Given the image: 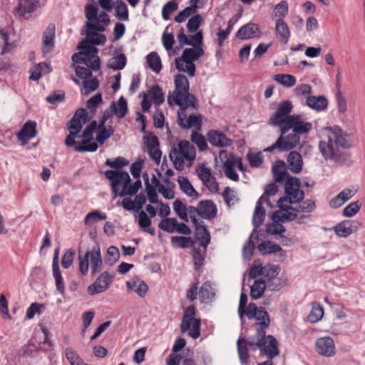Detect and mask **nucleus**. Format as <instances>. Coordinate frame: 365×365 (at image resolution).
Instances as JSON below:
<instances>
[{
    "label": "nucleus",
    "mask_w": 365,
    "mask_h": 365,
    "mask_svg": "<svg viewBox=\"0 0 365 365\" xmlns=\"http://www.w3.org/2000/svg\"><path fill=\"white\" fill-rule=\"evenodd\" d=\"M331 134L328 136V141H320L319 148L326 160H331L341 165H349L351 155L349 153L341 150L350 147L347 140V134L338 126L329 128Z\"/></svg>",
    "instance_id": "f257e3e1"
},
{
    "label": "nucleus",
    "mask_w": 365,
    "mask_h": 365,
    "mask_svg": "<svg viewBox=\"0 0 365 365\" xmlns=\"http://www.w3.org/2000/svg\"><path fill=\"white\" fill-rule=\"evenodd\" d=\"M104 175L110 182L114 197L118 195L124 197L135 195L142 187V182L139 178H136L137 180L130 184L131 179L126 171L108 170L104 173Z\"/></svg>",
    "instance_id": "f03ea898"
},
{
    "label": "nucleus",
    "mask_w": 365,
    "mask_h": 365,
    "mask_svg": "<svg viewBox=\"0 0 365 365\" xmlns=\"http://www.w3.org/2000/svg\"><path fill=\"white\" fill-rule=\"evenodd\" d=\"M204 54V50L201 46L185 48L181 57L175 60V68L178 71L187 72L190 77L195 75L196 66L195 61H197Z\"/></svg>",
    "instance_id": "7ed1b4c3"
},
{
    "label": "nucleus",
    "mask_w": 365,
    "mask_h": 365,
    "mask_svg": "<svg viewBox=\"0 0 365 365\" xmlns=\"http://www.w3.org/2000/svg\"><path fill=\"white\" fill-rule=\"evenodd\" d=\"M282 125L279 128L282 134H286L289 130L300 136L308 133L312 129V124L303 120L302 116L297 114H293L284 118V120L281 122Z\"/></svg>",
    "instance_id": "20e7f679"
},
{
    "label": "nucleus",
    "mask_w": 365,
    "mask_h": 365,
    "mask_svg": "<svg viewBox=\"0 0 365 365\" xmlns=\"http://www.w3.org/2000/svg\"><path fill=\"white\" fill-rule=\"evenodd\" d=\"M175 91L172 93H169L168 96V103L173 105V101L175 99L180 100H192L197 101L195 95L190 93V84L187 77L183 74H177L175 76Z\"/></svg>",
    "instance_id": "39448f33"
},
{
    "label": "nucleus",
    "mask_w": 365,
    "mask_h": 365,
    "mask_svg": "<svg viewBox=\"0 0 365 365\" xmlns=\"http://www.w3.org/2000/svg\"><path fill=\"white\" fill-rule=\"evenodd\" d=\"M300 180L297 177H289L284 183V192L290 197V204L302 202L304 197V192L300 190Z\"/></svg>",
    "instance_id": "423d86ee"
},
{
    "label": "nucleus",
    "mask_w": 365,
    "mask_h": 365,
    "mask_svg": "<svg viewBox=\"0 0 365 365\" xmlns=\"http://www.w3.org/2000/svg\"><path fill=\"white\" fill-rule=\"evenodd\" d=\"M292 108L293 106L290 101H282L276 112L270 117L269 124L280 128L282 125L281 122L284 120V118L290 115L289 113L292 112Z\"/></svg>",
    "instance_id": "0eeeda50"
},
{
    "label": "nucleus",
    "mask_w": 365,
    "mask_h": 365,
    "mask_svg": "<svg viewBox=\"0 0 365 365\" xmlns=\"http://www.w3.org/2000/svg\"><path fill=\"white\" fill-rule=\"evenodd\" d=\"M113 276L108 272H103L96 281L88 286L87 292L90 295L102 293L108 289L113 282Z\"/></svg>",
    "instance_id": "6e6552de"
},
{
    "label": "nucleus",
    "mask_w": 365,
    "mask_h": 365,
    "mask_svg": "<svg viewBox=\"0 0 365 365\" xmlns=\"http://www.w3.org/2000/svg\"><path fill=\"white\" fill-rule=\"evenodd\" d=\"M361 223L357 220H345L334 227V231L339 237L346 238L352 233L357 232Z\"/></svg>",
    "instance_id": "1a4fd4ad"
},
{
    "label": "nucleus",
    "mask_w": 365,
    "mask_h": 365,
    "mask_svg": "<svg viewBox=\"0 0 365 365\" xmlns=\"http://www.w3.org/2000/svg\"><path fill=\"white\" fill-rule=\"evenodd\" d=\"M94 130H91L87 126L83 131L82 134L80 135L81 138H83L81 143L79 145L76 146L75 150L80 153L84 152H95L97 150L98 146V144L93 141Z\"/></svg>",
    "instance_id": "9d476101"
},
{
    "label": "nucleus",
    "mask_w": 365,
    "mask_h": 365,
    "mask_svg": "<svg viewBox=\"0 0 365 365\" xmlns=\"http://www.w3.org/2000/svg\"><path fill=\"white\" fill-rule=\"evenodd\" d=\"M208 142L217 148H227L232 144V140L226 136L222 131L210 130L207 133Z\"/></svg>",
    "instance_id": "9b49d317"
},
{
    "label": "nucleus",
    "mask_w": 365,
    "mask_h": 365,
    "mask_svg": "<svg viewBox=\"0 0 365 365\" xmlns=\"http://www.w3.org/2000/svg\"><path fill=\"white\" fill-rule=\"evenodd\" d=\"M315 349L322 356H332L335 354L334 340L330 336L319 338L315 341Z\"/></svg>",
    "instance_id": "f8f14e48"
},
{
    "label": "nucleus",
    "mask_w": 365,
    "mask_h": 365,
    "mask_svg": "<svg viewBox=\"0 0 365 365\" xmlns=\"http://www.w3.org/2000/svg\"><path fill=\"white\" fill-rule=\"evenodd\" d=\"M175 104L180 107V110L178 113V123L179 126L181 128V125H182L185 122H186L187 119V115L186 113V110L188 107H191L193 109H197L198 103L197 101H192V100H180L175 99L173 101Z\"/></svg>",
    "instance_id": "ddd939ff"
},
{
    "label": "nucleus",
    "mask_w": 365,
    "mask_h": 365,
    "mask_svg": "<svg viewBox=\"0 0 365 365\" xmlns=\"http://www.w3.org/2000/svg\"><path fill=\"white\" fill-rule=\"evenodd\" d=\"M88 120V112L85 108L76 110L75 114L67 124L68 130H81Z\"/></svg>",
    "instance_id": "4468645a"
},
{
    "label": "nucleus",
    "mask_w": 365,
    "mask_h": 365,
    "mask_svg": "<svg viewBox=\"0 0 365 365\" xmlns=\"http://www.w3.org/2000/svg\"><path fill=\"white\" fill-rule=\"evenodd\" d=\"M199 216L202 219L211 220L216 217L217 208L216 205L211 200H205L199 203Z\"/></svg>",
    "instance_id": "2eb2a0df"
},
{
    "label": "nucleus",
    "mask_w": 365,
    "mask_h": 365,
    "mask_svg": "<svg viewBox=\"0 0 365 365\" xmlns=\"http://www.w3.org/2000/svg\"><path fill=\"white\" fill-rule=\"evenodd\" d=\"M267 339L268 345L264 344V345L258 346L257 349L260 350L261 356L266 355L269 359H272L279 354L278 342L272 335H268Z\"/></svg>",
    "instance_id": "dca6fc26"
},
{
    "label": "nucleus",
    "mask_w": 365,
    "mask_h": 365,
    "mask_svg": "<svg viewBox=\"0 0 365 365\" xmlns=\"http://www.w3.org/2000/svg\"><path fill=\"white\" fill-rule=\"evenodd\" d=\"M36 123L32 120H28L22 126L17 133L19 140L21 141L23 145L26 144L30 139L36 135Z\"/></svg>",
    "instance_id": "f3484780"
},
{
    "label": "nucleus",
    "mask_w": 365,
    "mask_h": 365,
    "mask_svg": "<svg viewBox=\"0 0 365 365\" xmlns=\"http://www.w3.org/2000/svg\"><path fill=\"white\" fill-rule=\"evenodd\" d=\"M55 25L50 24L43 34L42 52L46 54L54 49Z\"/></svg>",
    "instance_id": "a211bd4d"
},
{
    "label": "nucleus",
    "mask_w": 365,
    "mask_h": 365,
    "mask_svg": "<svg viewBox=\"0 0 365 365\" xmlns=\"http://www.w3.org/2000/svg\"><path fill=\"white\" fill-rule=\"evenodd\" d=\"M278 139H282L280 143L284 151H288L295 148L300 142V136L293 132L288 135L281 133Z\"/></svg>",
    "instance_id": "6ab92c4d"
},
{
    "label": "nucleus",
    "mask_w": 365,
    "mask_h": 365,
    "mask_svg": "<svg viewBox=\"0 0 365 365\" xmlns=\"http://www.w3.org/2000/svg\"><path fill=\"white\" fill-rule=\"evenodd\" d=\"M275 31L280 43L287 44L290 37V31L287 24L283 19H276Z\"/></svg>",
    "instance_id": "aec40b11"
},
{
    "label": "nucleus",
    "mask_w": 365,
    "mask_h": 365,
    "mask_svg": "<svg viewBox=\"0 0 365 365\" xmlns=\"http://www.w3.org/2000/svg\"><path fill=\"white\" fill-rule=\"evenodd\" d=\"M39 4V0H19L15 9L16 13L24 16L27 13L34 11Z\"/></svg>",
    "instance_id": "412c9836"
},
{
    "label": "nucleus",
    "mask_w": 365,
    "mask_h": 365,
    "mask_svg": "<svg viewBox=\"0 0 365 365\" xmlns=\"http://www.w3.org/2000/svg\"><path fill=\"white\" fill-rule=\"evenodd\" d=\"M259 26L255 23H248L242 26L237 32L236 37L240 40L250 39L255 37Z\"/></svg>",
    "instance_id": "4be33fe9"
},
{
    "label": "nucleus",
    "mask_w": 365,
    "mask_h": 365,
    "mask_svg": "<svg viewBox=\"0 0 365 365\" xmlns=\"http://www.w3.org/2000/svg\"><path fill=\"white\" fill-rule=\"evenodd\" d=\"M287 163L293 173H299L302 170L303 160L299 153L291 151L287 155Z\"/></svg>",
    "instance_id": "5701e85b"
},
{
    "label": "nucleus",
    "mask_w": 365,
    "mask_h": 365,
    "mask_svg": "<svg viewBox=\"0 0 365 365\" xmlns=\"http://www.w3.org/2000/svg\"><path fill=\"white\" fill-rule=\"evenodd\" d=\"M195 228V237L200 242V245L203 247L205 252L206 248L210 242V235L205 225H200L199 222L193 225Z\"/></svg>",
    "instance_id": "b1692460"
},
{
    "label": "nucleus",
    "mask_w": 365,
    "mask_h": 365,
    "mask_svg": "<svg viewBox=\"0 0 365 365\" xmlns=\"http://www.w3.org/2000/svg\"><path fill=\"white\" fill-rule=\"evenodd\" d=\"M178 153H181L183 158L187 160L193 161L196 157L195 146L188 140H182L178 143Z\"/></svg>",
    "instance_id": "393cba45"
},
{
    "label": "nucleus",
    "mask_w": 365,
    "mask_h": 365,
    "mask_svg": "<svg viewBox=\"0 0 365 365\" xmlns=\"http://www.w3.org/2000/svg\"><path fill=\"white\" fill-rule=\"evenodd\" d=\"M77 48L81 51L78 53H75V57H78L79 55L88 56L89 54H93V56H95V54H97L98 51V48L95 46L93 43H92L91 40L87 37L78 43Z\"/></svg>",
    "instance_id": "a878e982"
},
{
    "label": "nucleus",
    "mask_w": 365,
    "mask_h": 365,
    "mask_svg": "<svg viewBox=\"0 0 365 365\" xmlns=\"http://www.w3.org/2000/svg\"><path fill=\"white\" fill-rule=\"evenodd\" d=\"M52 71L50 65L46 62H41L30 68L31 76L29 78L33 81H38L41 78L43 73H49Z\"/></svg>",
    "instance_id": "bb28decb"
},
{
    "label": "nucleus",
    "mask_w": 365,
    "mask_h": 365,
    "mask_svg": "<svg viewBox=\"0 0 365 365\" xmlns=\"http://www.w3.org/2000/svg\"><path fill=\"white\" fill-rule=\"evenodd\" d=\"M307 105L315 110L321 111L327 108L328 101L324 96H310L307 98Z\"/></svg>",
    "instance_id": "cd10ccee"
},
{
    "label": "nucleus",
    "mask_w": 365,
    "mask_h": 365,
    "mask_svg": "<svg viewBox=\"0 0 365 365\" xmlns=\"http://www.w3.org/2000/svg\"><path fill=\"white\" fill-rule=\"evenodd\" d=\"M180 188L185 195L197 199L200 197L198 192L194 188L189 180L184 176H180L178 179Z\"/></svg>",
    "instance_id": "c85d7f7f"
},
{
    "label": "nucleus",
    "mask_w": 365,
    "mask_h": 365,
    "mask_svg": "<svg viewBox=\"0 0 365 365\" xmlns=\"http://www.w3.org/2000/svg\"><path fill=\"white\" fill-rule=\"evenodd\" d=\"M126 286L128 289L135 292L140 297H144L148 291L147 284L140 279L127 282Z\"/></svg>",
    "instance_id": "c756f323"
},
{
    "label": "nucleus",
    "mask_w": 365,
    "mask_h": 365,
    "mask_svg": "<svg viewBox=\"0 0 365 365\" xmlns=\"http://www.w3.org/2000/svg\"><path fill=\"white\" fill-rule=\"evenodd\" d=\"M195 307L193 305H190L186 308L182 317V323L180 325V329L182 332H185L190 329L191 322L195 318Z\"/></svg>",
    "instance_id": "7c9ffc66"
},
{
    "label": "nucleus",
    "mask_w": 365,
    "mask_h": 365,
    "mask_svg": "<svg viewBox=\"0 0 365 365\" xmlns=\"http://www.w3.org/2000/svg\"><path fill=\"white\" fill-rule=\"evenodd\" d=\"M262 200V198L258 199L253 213L252 222L255 228L259 227L264 222L265 218V210L263 206H261Z\"/></svg>",
    "instance_id": "2f4dec72"
},
{
    "label": "nucleus",
    "mask_w": 365,
    "mask_h": 365,
    "mask_svg": "<svg viewBox=\"0 0 365 365\" xmlns=\"http://www.w3.org/2000/svg\"><path fill=\"white\" fill-rule=\"evenodd\" d=\"M199 296L202 303H209L212 300L215 292L210 282H205L202 284L199 290Z\"/></svg>",
    "instance_id": "473e14b6"
},
{
    "label": "nucleus",
    "mask_w": 365,
    "mask_h": 365,
    "mask_svg": "<svg viewBox=\"0 0 365 365\" xmlns=\"http://www.w3.org/2000/svg\"><path fill=\"white\" fill-rule=\"evenodd\" d=\"M36 351L29 349L28 346H22L19 351V362L23 365H29L35 357Z\"/></svg>",
    "instance_id": "72a5a7b5"
},
{
    "label": "nucleus",
    "mask_w": 365,
    "mask_h": 365,
    "mask_svg": "<svg viewBox=\"0 0 365 365\" xmlns=\"http://www.w3.org/2000/svg\"><path fill=\"white\" fill-rule=\"evenodd\" d=\"M91 264V273L95 275L97 272H100L103 261L99 247L96 250L90 251Z\"/></svg>",
    "instance_id": "f704fd0d"
},
{
    "label": "nucleus",
    "mask_w": 365,
    "mask_h": 365,
    "mask_svg": "<svg viewBox=\"0 0 365 365\" xmlns=\"http://www.w3.org/2000/svg\"><path fill=\"white\" fill-rule=\"evenodd\" d=\"M113 108V113H114L118 118H124L128 113V105L127 101L121 96L117 102V106L115 103L113 102L110 105V108Z\"/></svg>",
    "instance_id": "c9c22d12"
},
{
    "label": "nucleus",
    "mask_w": 365,
    "mask_h": 365,
    "mask_svg": "<svg viewBox=\"0 0 365 365\" xmlns=\"http://www.w3.org/2000/svg\"><path fill=\"white\" fill-rule=\"evenodd\" d=\"M257 249L261 255H265L277 252V251L281 250V247L272 241L267 240L259 243Z\"/></svg>",
    "instance_id": "e433bc0d"
},
{
    "label": "nucleus",
    "mask_w": 365,
    "mask_h": 365,
    "mask_svg": "<svg viewBox=\"0 0 365 365\" xmlns=\"http://www.w3.org/2000/svg\"><path fill=\"white\" fill-rule=\"evenodd\" d=\"M267 287L266 282L260 279H257L254 282L253 284L250 287V297L252 299H259Z\"/></svg>",
    "instance_id": "4c0bfd02"
},
{
    "label": "nucleus",
    "mask_w": 365,
    "mask_h": 365,
    "mask_svg": "<svg viewBox=\"0 0 365 365\" xmlns=\"http://www.w3.org/2000/svg\"><path fill=\"white\" fill-rule=\"evenodd\" d=\"M202 125L201 114H191L188 116L186 122L181 125L183 129L195 128L197 130L201 129Z\"/></svg>",
    "instance_id": "58836bf2"
},
{
    "label": "nucleus",
    "mask_w": 365,
    "mask_h": 365,
    "mask_svg": "<svg viewBox=\"0 0 365 365\" xmlns=\"http://www.w3.org/2000/svg\"><path fill=\"white\" fill-rule=\"evenodd\" d=\"M195 242L190 237L174 236L171 237V245L173 247L187 248L194 246Z\"/></svg>",
    "instance_id": "ea45409f"
},
{
    "label": "nucleus",
    "mask_w": 365,
    "mask_h": 365,
    "mask_svg": "<svg viewBox=\"0 0 365 365\" xmlns=\"http://www.w3.org/2000/svg\"><path fill=\"white\" fill-rule=\"evenodd\" d=\"M138 225L145 232L149 233L151 235H155V229L150 227L152 223L151 220L148 215L143 210L139 212Z\"/></svg>",
    "instance_id": "a19ab883"
},
{
    "label": "nucleus",
    "mask_w": 365,
    "mask_h": 365,
    "mask_svg": "<svg viewBox=\"0 0 365 365\" xmlns=\"http://www.w3.org/2000/svg\"><path fill=\"white\" fill-rule=\"evenodd\" d=\"M288 3L283 0L278 3L274 8L271 16L272 19H283L288 14Z\"/></svg>",
    "instance_id": "79ce46f5"
},
{
    "label": "nucleus",
    "mask_w": 365,
    "mask_h": 365,
    "mask_svg": "<svg viewBox=\"0 0 365 365\" xmlns=\"http://www.w3.org/2000/svg\"><path fill=\"white\" fill-rule=\"evenodd\" d=\"M147 63L150 69L159 73L162 69V63L160 56L156 52H151L146 56Z\"/></svg>",
    "instance_id": "37998d69"
},
{
    "label": "nucleus",
    "mask_w": 365,
    "mask_h": 365,
    "mask_svg": "<svg viewBox=\"0 0 365 365\" xmlns=\"http://www.w3.org/2000/svg\"><path fill=\"white\" fill-rule=\"evenodd\" d=\"M127 63V58L124 53L118 54L108 61V68L117 71L124 68Z\"/></svg>",
    "instance_id": "c03bdc74"
},
{
    "label": "nucleus",
    "mask_w": 365,
    "mask_h": 365,
    "mask_svg": "<svg viewBox=\"0 0 365 365\" xmlns=\"http://www.w3.org/2000/svg\"><path fill=\"white\" fill-rule=\"evenodd\" d=\"M227 151L225 150H222L220 151L219 158L220 160L223 163V168L225 169L234 168L235 166L236 161V155L231 153L229 155V158Z\"/></svg>",
    "instance_id": "a18cd8bd"
},
{
    "label": "nucleus",
    "mask_w": 365,
    "mask_h": 365,
    "mask_svg": "<svg viewBox=\"0 0 365 365\" xmlns=\"http://www.w3.org/2000/svg\"><path fill=\"white\" fill-rule=\"evenodd\" d=\"M173 206L175 212L181 220L187 222H189L187 207L186 205H185L180 199H177L174 201Z\"/></svg>",
    "instance_id": "49530a36"
},
{
    "label": "nucleus",
    "mask_w": 365,
    "mask_h": 365,
    "mask_svg": "<svg viewBox=\"0 0 365 365\" xmlns=\"http://www.w3.org/2000/svg\"><path fill=\"white\" fill-rule=\"evenodd\" d=\"M83 88L81 89V94L87 96L90 93L96 91L99 86V82L97 78H87L82 82Z\"/></svg>",
    "instance_id": "de8ad7c7"
},
{
    "label": "nucleus",
    "mask_w": 365,
    "mask_h": 365,
    "mask_svg": "<svg viewBox=\"0 0 365 365\" xmlns=\"http://www.w3.org/2000/svg\"><path fill=\"white\" fill-rule=\"evenodd\" d=\"M247 345H249L248 340L247 341L245 338H240L237 340V351L242 364H247V362L249 357Z\"/></svg>",
    "instance_id": "09e8293b"
},
{
    "label": "nucleus",
    "mask_w": 365,
    "mask_h": 365,
    "mask_svg": "<svg viewBox=\"0 0 365 365\" xmlns=\"http://www.w3.org/2000/svg\"><path fill=\"white\" fill-rule=\"evenodd\" d=\"M324 315V309L319 303H313L312 308L307 318L311 323L319 322Z\"/></svg>",
    "instance_id": "8fccbe9b"
},
{
    "label": "nucleus",
    "mask_w": 365,
    "mask_h": 365,
    "mask_svg": "<svg viewBox=\"0 0 365 365\" xmlns=\"http://www.w3.org/2000/svg\"><path fill=\"white\" fill-rule=\"evenodd\" d=\"M190 140L197 146L200 151H205L207 150L208 146L205 136L197 130H193L192 132Z\"/></svg>",
    "instance_id": "3c124183"
},
{
    "label": "nucleus",
    "mask_w": 365,
    "mask_h": 365,
    "mask_svg": "<svg viewBox=\"0 0 365 365\" xmlns=\"http://www.w3.org/2000/svg\"><path fill=\"white\" fill-rule=\"evenodd\" d=\"M113 133L114 130L111 125H109L108 128L98 127L96 140L100 145H103Z\"/></svg>",
    "instance_id": "603ef678"
},
{
    "label": "nucleus",
    "mask_w": 365,
    "mask_h": 365,
    "mask_svg": "<svg viewBox=\"0 0 365 365\" xmlns=\"http://www.w3.org/2000/svg\"><path fill=\"white\" fill-rule=\"evenodd\" d=\"M152 99L156 106H160L165 101V96L162 88L158 85H154L150 90Z\"/></svg>",
    "instance_id": "864d4df0"
},
{
    "label": "nucleus",
    "mask_w": 365,
    "mask_h": 365,
    "mask_svg": "<svg viewBox=\"0 0 365 365\" xmlns=\"http://www.w3.org/2000/svg\"><path fill=\"white\" fill-rule=\"evenodd\" d=\"M177 219L174 217H165L158 224V227L166 232L173 233L175 231Z\"/></svg>",
    "instance_id": "5fc2aeb1"
},
{
    "label": "nucleus",
    "mask_w": 365,
    "mask_h": 365,
    "mask_svg": "<svg viewBox=\"0 0 365 365\" xmlns=\"http://www.w3.org/2000/svg\"><path fill=\"white\" fill-rule=\"evenodd\" d=\"M205 252L204 253H202L200 248L195 247H193L192 257L195 269L199 270L204 266V261L205 258Z\"/></svg>",
    "instance_id": "6e6d98bb"
},
{
    "label": "nucleus",
    "mask_w": 365,
    "mask_h": 365,
    "mask_svg": "<svg viewBox=\"0 0 365 365\" xmlns=\"http://www.w3.org/2000/svg\"><path fill=\"white\" fill-rule=\"evenodd\" d=\"M273 79L286 87H292L296 83V78L290 74H276Z\"/></svg>",
    "instance_id": "4d7b16f0"
},
{
    "label": "nucleus",
    "mask_w": 365,
    "mask_h": 365,
    "mask_svg": "<svg viewBox=\"0 0 365 365\" xmlns=\"http://www.w3.org/2000/svg\"><path fill=\"white\" fill-rule=\"evenodd\" d=\"M115 4L117 18L120 20L128 21V9L125 3L122 0H117Z\"/></svg>",
    "instance_id": "13d9d810"
},
{
    "label": "nucleus",
    "mask_w": 365,
    "mask_h": 365,
    "mask_svg": "<svg viewBox=\"0 0 365 365\" xmlns=\"http://www.w3.org/2000/svg\"><path fill=\"white\" fill-rule=\"evenodd\" d=\"M264 327H260L257 329L255 336L257 338L256 341H254L253 340H248V344L250 346H256V347L253 348V350H256V349L258 346H262L264 345V344L266 343L265 338L267 339V336L265 335V330L264 329Z\"/></svg>",
    "instance_id": "bf43d9fd"
},
{
    "label": "nucleus",
    "mask_w": 365,
    "mask_h": 365,
    "mask_svg": "<svg viewBox=\"0 0 365 365\" xmlns=\"http://www.w3.org/2000/svg\"><path fill=\"white\" fill-rule=\"evenodd\" d=\"M105 164L115 169V171H120L119 170H121L123 167L129 164V161L123 157H118L113 161L108 158Z\"/></svg>",
    "instance_id": "052dcab7"
},
{
    "label": "nucleus",
    "mask_w": 365,
    "mask_h": 365,
    "mask_svg": "<svg viewBox=\"0 0 365 365\" xmlns=\"http://www.w3.org/2000/svg\"><path fill=\"white\" fill-rule=\"evenodd\" d=\"M203 21L202 16L199 14L192 16L187 21V28L189 32L194 33L197 31Z\"/></svg>",
    "instance_id": "680f3d73"
},
{
    "label": "nucleus",
    "mask_w": 365,
    "mask_h": 365,
    "mask_svg": "<svg viewBox=\"0 0 365 365\" xmlns=\"http://www.w3.org/2000/svg\"><path fill=\"white\" fill-rule=\"evenodd\" d=\"M120 258V252L115 246H110L107 250L106 263L113 265Z\"/></svg>",
    "instance_id": "e2e57ef3"
},
{
    "label": "nucleus",
    "mask_w": 365,
    "mask_h": 365,
    "mask_svg": "<svg viewBox=\"0 0 365 365\" xmlns=\"http://www.w3.org/2000/svg\"><path fill=\"white\" fill-rule=\"evenodd\" d=\"M262 327H268L270 323V319L267 312L264 308L259 307V310L257 312L256 317H254Z\"/></svg>",
    "instance_id": "0e129e2a"
},
{
    "label": "nucleus",
    "mask_w": 365,
    "mask_h": 365,
    "mask_svg": "<svg viewBox=\"0 0 365 365\" xmlns=\"http://www.w3.org/2000/svg\"><path fill=\"white\" fill-rule=\"evenodd\" d=\"M361 207V203L360 202H353L344 208L342 215L346 217H351L359 211Z\"/></svg>",
    "instance_id": "69168bd1"
},
{
    "label": "nucleus",
    "mask_w": 365,
    "mask_h": 365,
    "mask_svg": "<svg viewBox=\"0 0 365 365\" xmlns=\"http://www.w3.org/2000/svg\"><path fill=\"white\" fill-rule=\"evenodd\" d=\"M98 8L94 4H87L85 6V16L87 22H93L97 20Z\"/></svg>",
    "instance_id": "338daca9"
},
{
    "label": "nucleus",
    "mask_w": 365,
    "mask_h": 365,
    "mask_svg": "<svg viewBox=\"0 0 365 365\" xmlns=\"http://www.w3.org/2000/svg\"><path fill=\"white\" fill-rule=\"evenodd\" d=\"M86 37L91 40L94 45H103L106 42V36L104 34H98L93 31H87Z\"/></svg>",
    "instance_id": "774afa93"
}]
</instances>
